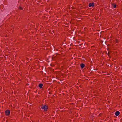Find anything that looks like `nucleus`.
<instances>
[{"label":"nucleus","mask_w":122,"mask_h":122,"mask_svg":"<svg viewBox=\"0 0 122 122\" xmlns=\"http://www.w3.org/2000/svg\"><path fill=\"white\" fill-rule=\"evenodd\" d=\"M41 108L42 109H44L45 111H46L47 108V107L46 106L44 105L42 106Z\"/></svg>","instance_id":"f257e3e1"},{"label":"nucleus","mask_w":122,"mask_h":122,"mask_svg":"<svg viewBox=\"0 0 122 122\" xmlns=\"http://www.w3.org/2000/svg\"><path fill=\"white\" fill-rule=\"evenodd\" d=\"M5 114L6 115H9L10 113V112L9 110H7L5 111Z\"/></svg>","instance_id":"f03ea898"},{"label":"nucleus","mask_w":122,"mask_h":122,"mask_svg":"<svg viewBox=\"0 0 122 122\" xmlns=\"http://www.w3.org/2000/svg\"><path fill=\"white\" fill-rule=\"evenodd\" d=\"M94 6V3L93 2L89 3V7H93Z\"/></svg>","instance_id":"7ed1b4c3"},{"label":"nucleus","mask_w":122,"mask_h":122,"mask_svg":"<svg viewBox=\"0 0 122 122\" xmlns=\"http://www.w3.org/2000/svg\"><path fill=\"white\" fill-rule=\"evenodd\" d=\"M120 112L118 111H117L115 113V115L116 116H118Z\"/></svg>","instance_id":"20e7f679"},{"label":"nucleus","mask_w":122,"mask_h":122,"mask_svg":"<svg viewBox=\"0 0 122 122\" xmlns=\"http://www.w3.org/2000/svg\"><path fill=\"white\" fill-rule=\"evenodd\" d=\"M80 66H81V67L82 68H83L84 67L85 65L84 64H81Z\"/></svg>","instance_id":"39448f33"},{"label":"nucleus","mask_w":122,"mask_h":122,"mask_svg":"<svg viewBox=\"0 0 122 122\" xmlns=\"http://www.w3.org/2000/svg\"><path fill=\"white\" fill-rule=\"evenodd\" d=\"M43 86V84H40L39 85V86L40 88H41Z\"/></svg>","instance_id":"423d86ee"},{"label":"nucleus","mask_w":122,"mask_h":122,"mask_svg":"<svg viewBox=\"0 0 122 122\" xmlns=\"http://www.w3.org/2000/svg\"><path fill=\"white\" fill-rule=\"evenodd\" d=\"M19 8L21 10H22L23 9V8L21 7H19Z\"/></svg>","instance_id":"0eeeda50"},{"label":"nucleus","mask_w":122,"mask_h":122,"mask_svg":"<svg viewBox=\"0 0 122 122\" xmlns=\"http://www.w3.org/2000/svg\"><path fill=\"white\" fill-rule=\"evenodd\" d=\"M116 5H114L113 6V7L114 8H115L116 7Z\"/></svg>","instance_id":"6e6552de"},{"label":"nucleus","mask_w":122,"mask_h":122,"mask_svg":"<svg viewBox=\"0 0 122 122\" xmlns=\"http://www.w3.org/2000/svg\"><path fill=\"white\" fill-rule=\"evenodd\" d=\"M3 6V5H1L0 6Z\"/></svg>","instance_id":"1a4fd4ad"}]
</instances>
